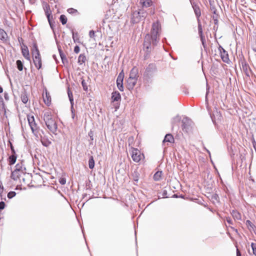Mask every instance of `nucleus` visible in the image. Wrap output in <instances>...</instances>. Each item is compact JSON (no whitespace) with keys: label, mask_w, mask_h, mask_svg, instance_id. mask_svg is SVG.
Listing matches in <instances>:
<instances>
[{"label":"nucleus","mask_w":256,"mask_h":256,"mask_svg":"<svg viewBox=\"0 0 256 256\" xmlns=\"http://www.w3.org/2000/svg\"><path fill=\"white\" fill-rule=\"evenodd\" d=\"M24 174V170L22 164H18L15 170L12 172L11 178L14 180H20V178Z\"/></svg>","instance_id":"nucleus-4"},{"label":"nucleus","mask_w":256,"mask_h":256,"mask_svg":"<svg viewBox=\"0 0 256 256\" xmlns=\"http://www.w3.org/2000/svg\"><path fill=\"white\" fill-rule=\"evenodd\" d=\"M43 100L44 104L47 106H50L51 104V96L46 90L43 92L42 94Z\"/></svg>","instance_id":"nucleus-8"},{"label":"nucleus","mask_w":256,"mask_h":256,"mask_svg":"<svg viewBox=\"0 0 256 256\" xmlns=\"http://www.w3.org/2000/svg\"><path fill=\"white\" fill-rule=\"evenodd\" d=\"M137 82V79L128 78L127 80L126 86L129 90L132 89Z\"/></svg>","instance_id":"nucleus-13"},{"label":"nucleus","mask_w":256,"mask_h":256,"mask_svg":"<svg viewBox=\"0 0 256 256\" xmlns=\"http://www.w3.org/2000/svg\"><path fill=\"white\" fill-rule=\"evenodd\" d=\"M46 14L47 16L48 20L50 23V18H52V16H51V12L50 10L47 9L46 10Z\"/></svg>","instance_id":"nucleus-30"},{"label":"nucleus","mask_w":256,"mask_h":256,"mask_svg":"<svg viewBox=\"0 0 256 256\" xmlns=\"http://www.w3.org/2000/svg\"><path fill=\"white\" fill-rule=\"evenodd\" d=\"M88 166L90 168L92 169L94 166V160L92 156H91L88 160Z\"/></svg>","instance_id":"nucleus-24"},{"label":"nucleus","mask_w":256,"mask_h":256,"mask_svg":"<svg viewBox=\"0 0 256 256\" xmlns=\"http://www.w3.org/2000/svg\"><path fill=\"white\" fill-rule=\"evenodd\" d=\"M43 135H40V140L43 146H48L51 144V141L48 139L44 132H42Z\"/></svg>","instance_id":"nucleus-12"},{"label":"nucleus","mask_w":256,"mask_h":256,"mask_svg":"<svg viewBox=\"0 0 256 256\" xmlns=\"http://www.w3.org/2000/svg\"><path fill=\"white\" fill-rule=\"evenodd\" d=\"M144 46L146 48V49H148L149 47L150 46V44H146V41L144 42Z\"/></svg>","instance_id":"nucleus-43"},{"label":"nucleus","mask_w":256,"mask_h":256,"mask_svg":"<svg viewBox=\"0 0 256 256\" xmlns=\"http://www.w3.org/2000/svg\"><path fill=\"white\" fill-rule=\"evenodd\" d=\"M251 247L252 250L253 254L256 256V244L252 242L251 244Z\"/></svg>","instance_id":"nucleus-33"},{"label":"nucleus","mask_w":256,"mask_h":256,"mask_svg":"<svg viewBox=\"0 0 256 256\" xmlns=\"http://www.w3.org/2000/svg\"><path fill=\"white\" fill-rule=\"evenodd\" d=\"M226 220L229 224H232V221L230 218H226Z\"/></svg>","instance_id":"nucleus-41"},{"label":"nucleus","mask_w":256,"mask_h":256,"mask_svg":"<svg viewBox=\"0 0 256 256\" xmlns=\"http://www.w3.org/2000/svg\"><path fill=\"white\" fill-rule=\"evenodd\" d=\"M194 12H195V13H196V16H198V17H199L200 16V10L199 8H196L194 10Z\"/></svg>","instance_id":"nucleus-37"},{"label":"nucleus","mask_w":256,"mask_h":256,"mask_svg":"<svg viewBox=\"0 0 256 256\" xmlns=\"http://www.w3.org/2000/svg\"><path fill=\"white\" fill-rule=\"evenodd\" d=\"M68 12L72 14H78V12L76 10L73 8H70L68 10Z\"/></svg>","instance_id":"nucleus-31"},{"label":"nucleus","mask_w":256,"mask_h":256,"mask_svg":"<svg viewBox=\"0 0 256 256\" xmlns=\"http://www.w3.org/2000/svg\"><path fill=\"white\" fill-rule=\"evenodd\" d=\"M7 38V34L2 29L0 28V39L2 40H6Z\"/></svg>","instance_id":"nucleus-22"},{"label":"nucleus","mask_w":256,"mask_h":256,"mask_svg":"<svg viewBox=\"0 0 256 256\" xmlns=\"http://www.w3.org/2000/svg\"><path fill=\"white\" fill-rule=\"evenodd\" d=\"M130 151V152L131 157L133 161L138 163L144 162L145 158L144 155L143 153L136 148L132 147Z\"/></svg>","instance_id":"nucleus-3"},{"label":"nucleus","mask_w":256,"mask_h":256,"mask_svg":"<svg viewBox=\"0 0 256 256\" xmlns=\"http://www.w3.org/2000/svg\"><path fill=\"white\" fill-rule=\"evenodd\" d=\"M198 33H199L200 36V39L202 42V44L204 45V37L203 35L202 28V25L200 24H198Z\"/></svg>","instance_id":"nucleus-21"},{"label":"nucleus","mask_w":256,"mask_h":256,"mask_svg":"<svg viewBox=\"0 0 256 256\" xmlns=\"http://www.w3.org/2000/svg\"><path fill=\"white\" fill-rule=\"evenodd\" d=\"M231 228L233 229L234 230L236 231V230H235L234 228H233L232 227L230 226Z\"/></svg>","instance_id":"nucleus-49"},{"label":"nucleus","mask_w":256,"mask_h":256,"mask_svg":"<svg viewBox=\"0 0 256 256\" xmlns=\"http://www.w3.org/2000/svg\"><path fill=\"white\" fill-rule=\"evenodd\" d=\"M192 123L191 120L188 119V118H184L182 120V128L183 130H185L187 132L188 130L189 127L190 126L191 124Z\"/></svg>","instance_id":"nucleus-11"},{"label":"nucleus","mask_w":256,"mask_h":256,"mask_svg":"<svg viewBox=\"0 0 256 256\" xmlns=\"http://www.w3.org/2000/svg\"><path fill=\"white\" fill-rule=\"evenodd\" d=\"M68 98H70V100L72 102L73 101V96H72V92H70V90H68Z\"/></svg>","instance_id":"nucleus-35"},{"label":"nucleus","mask_w":256,"mask_h":256,"mask_svg":"<svg viewBox=\"0 0 256 256\" xmlns=\"http://www.w3.org/2000/svg\"><path fill=\"white\" fill-rule=\"evenodd\" d=\"M3 192V187L2 184H0V196H1V194Z\"/></svg>","instance_id":"nucleus-44"},{"label":"nucleus","mask_w":256,"mask_h":256,"mask_svg":"<svg viewBox=\"0 0 256 256\" xmlns=\"http://www.w3.org/2000/svg\"><path fill=\"white\" fill-rule=\"evenodd\" d=\"M218 50L220 56V58L224 62L228 63L230 60L228 52H226L225 50L220 46H219L218 47Z\"/></svg>","instance_id":"nucleus-6"},{"label":"nucleus","mask_w":256,"mask_h":256,"mask_svg":"<svg viewBox=\"0 0 256 256\" xmlns=\"http://www.w3.org/2000/svg\"><path fill=\"white\" fill-rule=\"evenodd\" d=\"M60 184H65V183H66V180H61L60 181Z\"/></svg>","instance_id":"nucleus-46"},{"label":"nucleus","mask_w":256,"mask_h":256,"mask_svg":"<svg viewBox=\"0 0 256 256\" xmlns=\"http://www.w3.org/2000/svg\"><path fill=\"white\" fill-rule=\"evenodd\" d=\"M162 172L158 171L156 172L154 176V179L156 181L160 180L162 178Z\"/></svg>","instance_id":"nucleus-23"},{"label":"nucleus","mask_w":256,"mask_h":256,"mask_svg":"<svg viewBox=\"0 0 256 256\" xmlns=\"http://www.w3.org/2000/svg\"><path fill=\"white\" fill-rule=\"evenodd\" d=\"M87 59L86 55L84 54H80L78 58V62L79 65L84 64Z\"/></svg>","instance_id":"nucleus-17"},{"label":"nucleus","mask_w":256,"mask_h":256,"mask_svg":"<svg viewBox=\"0 0 256 256\" xmlns=\"http://www.w3.org/2000/svg\"><path fill=\"white\" fill-rule=\"evenodd\" d=\"M33 56V62L35 66L37 69L40 70L42 66V61L40 56Z\"/></svg>","instance_id":"nucleus-9"},{"label":"nucleus","mask_w":256,"mask_h":256,"mask_svg":"<svg viewBox=\"0 0 256 256\" xmlns=\"http://www.w3.org/2000/svg\"><path fill=\"white\" fill-rule=\"evenodd\" d=\"M21 98H22V102L24 104H26L28 100V95L26 94H22Z\"/></svg>","instance_id":"nucleus-28"},{"label":"nucleus","mask_w":256,"mask_h":256,"mask_svg":"<svg viewBox=\"0 0 256 256\" xmlns=\"http://www.w3.org/2000/svg\"><path fill=\"white\" fill-rule=\"evenodd\" d=\"M2 92H3V89H2V87L0 86V93Z\"/></svg>","instance_id":"nucleus-48"},{"label":"nucleus","mask_w":256,"mask_h":256,"mask_svg":"<svg viewBox=\"0 0 256 256\" xmlns=\"http://www.w3.org/2000/svg\"><path fill=\"white\" fill-rule=\"evenodd\" d=\"M161 30V25L160 23L157 21L154 22L152 26V28L151 30V38L154 44H156V42L158 40V37L160 36V33Z\"/></svg>","instance_id":"nucleus-1"},{"label":"nucleus","mask_w":256,"mask_h":256,"mask_svg":"<svg viewBox=\"0 0 256 256\" xmlns=\"http://www.w3.org/2000/svg\"><path fill=\"white\" fill-rule=\"evenodd\" d=\"M124 78V74L122 72H120L116 79V84L118 88L121 92L124 90V86H123V80Z\"/></svg>","instance_id":"nucleus-7"},{"label":"nucleus","mask_w":256,"mask_h":256,"mask_svg":"<svg viewBox=\"0 0 256 256\" xmlns=\"http://www.w3.org/2000/svg\"><path fill=\"white\" fill-rule=\"evenodd\" d=\"M22 53L24 57L27 60H30V55L28 48L26 45H23L21 48Z\"/></svg>","instance_id":"nucleus-10"},{"label":"nucleus","mask_w":256,"mask_h":256,"mask_svg":"<svg viewBox=\"0 0 256 256\" xmlns=\"http://www.w3.org/2000/svg\"><path fill=\"white\" fill-rule=\"evenodd\" d=\"M132 179L136 182L138 180L139 178V174L137 170H134V172H132Z\"/></svg>","instance_id":"nucleus-25"},{"label":"nucleus","mask_w":256,"mask_h":256,"mask_svg":"<svg viewBox=\"0 0 256 256\" xmlns=\"http://www.w3.org/2000/svg\"><path fill=\"white\" fill-rule=\"evenodd\" d=\"M80 51V48L78 46H76L74 48V52L76 54H78Z\"/></svg>","instance_id":"nucleus-38"},{"label":"nucleus","mask_w":256,"mask_h":256,"mask_svg":"<svg viewBox=\"0 0 256 256\" xmlns=\"http://www.w3.org/2000/svg\"><path fill=\"white\" fill-rule=\"evenodd\" d=\"M121 99V96L119 92L117 91L114 92L112 94V102H117Z\"/></svg>","instance_id":"nucleus-16"},{"label":"nucleus","mask_w":256,"mask_h":256,"mask_svg":"<svg viewBox=\"0 0 256 256\" xmlns=\"http://www.w3.org/2000/svg\"><path fill=\"white\" fill-rule=\"evenodd\" d=\"M60 20L62 24H65L67 22V18L64 14H62L60 16Z\"/></svg>","instance_id":"nucleus-29"},{"label":"nucleus","mask_w":256,"mask_h":256,"mask_svg":"<svg viewBox=\"0 0 256 256\" xmlns=\"http://www.w3.org/2000/svg\"><path fill=\"white\" fill-rule=\"evenodd\" d=\"M31 50L32 56H40L38 46L36 43H34L33 48Z\"/></svg>","instance_id":"nucleus-18"},{"label":"nucleus","mask_w":256,"mask_h":256,"mask_svg":"<svg viewBox=\"0 0 256 256\" xmlns=\"http://www.w3.org/2000/svg\"><path fill=\"white\" fill-rule=\"evenodd\" d=\"M140 4L143 7H149L152 6V0H140Z\"/></svg>","instance_id":"nucleus-20"},{"label":"nucleus","mask_w":256,"mask_h":256,"mask_svg":"<svg viewBox=\"0 0 256 256\" xmlns=\"http://www.w3.org/2000/svg\"><path fill=\"white\" fill-rule=\"evenodd\" d=\"M27 118L32 132L36 134L38 132V126L35 122L34 116L32 115H28Z\"/></svg>","instance_id":"nucleus-5"},{"label":"nucleus","mask_w":256,"mask_h":256,"mask_svg":"<svg viewBox=\"0 0 256 256\" xmlns=\"http://www.w3.org/2000/svg\"><path fill=\"white\" fill-rule=\"evenodd\" d=\"M213 18L214 20V21H216L217 22V18H218V16H213Z\"/></svg>","instance_id":"nucleus-47"},{"label":"nucleus","mask_w":256,"mask_h":256,"mask_svg":"<svg viewBox=\"0 0 256 256\" xmlns=\"http://www.w3.org/2000/svg\"><path fill=\"white\" fill-rule=\"evenodd\" d=\"M162 142L164 144L166 142L174 143V139L172 134H168L166 135Z\"/></svg>","instance_id":"nucleus-15"},{"label":"nucleus","mask_w":256,"mask_h":256,"mask_svg":"<svg viewBox=\"0 0 256 256\" xmlns=\"http://www.w3.org/2000/svg\"><path fill=\"white\" fill-rule=\"evenodd\" d=\"M138 69L136 67H134L130 70L129 78L138 79Z\"/></svg>","instance_id":"nucleus-14"},{"label":"nucleus","mask_w":256,"mask_h":256,"mask_svg":"<svg viewBox=\"0 0 256 256\" xmlns=\"http://www.w3.org/2000/svg\"><path fill=\"white\" fill-rule=\"evenodd\" d=\"M232 216L234 218H236L237 220H240L241 218L240 214L237 212L234 211L232 212Z\"/></svg>","instance_id":"nucleus-32"},{"label":"nucleus","mask_w":256,"mask_h":256,"mask_svg":"<svg viewBox=\"0 0 256 256\" xmlns=\"http://www.w3.org/2000/svg\"><path fill=\"white\" fill-rule=\"evenodd\" d=\"M246 224L248 228L250 230H254L255 227L254 225L250 220H247L246 221Z\"/></svg>","instance_id":"nucleus-26"},{"label":"nucleus","mask_w":256,"mask_h":256,"mask_svg":"<svg viewBox=\"0 0 256 256\" xmlns=\"http://www.w3.org/2000/svg\"><path fill=\"white\" fill-rule=\"evenodd\" d=\"M10 149H11L12 154H16L14 146H12V144L10 142Z\"/></svg>","instance_id":"nucleus-39"},{"label":"nucleus","mask_w":256,"mask_h":256,"mask_svg":"<svg viewBox=\"0 0 256 256\" xmlns=\"http://www.w3.org/2000/svg\"><path fill=\"white\" fill-rule=\"evenodd\" d=\"M16 158L17 156L16 154H12L10 156V157L8 158V164L10 165L14 164L16 162Z\"/></svg>","instance_id":"nucleus-19"},{"label":"nucleus","mask_w":256,"mask_h":256,"mask_svg":"<svg viewBox=\"0 0 256 256\" xmlns=\"http://www.w3.org/2000/svg\"><path fill=\"white\" fill-rule=\"evenodd\" d=\"M236 256H241L240 251L238 248L236 249Z\"/></svg>","instance_id":"nucleus-45"},{"label":"nucleus","mask_w":256,"mask_h":256,"mask_svg":"<svg viewBox=\"0 0 256 256\" xmlns=\"http://www.w3.org/2000/svg\"><path fill=\"white\" fill-rule=\"evenodd\" d=\"M21 1H22V0H20Z\"/></svg>","instance_id":"nucleus-50"},{"label":"nucleus","mask_w":256,"mask_h":256,"mask_svg":"<svg viewBox=\"0 0 256 256\" xmlns=\"http://www.w3.org/2000/svg\"><path fill=\"white\" fill-rule=\"evenodd\" d=\"M5 204L3 202H0V210H3L4 208Z\"/></svg>","instance_id":"nucleus-40"},{"label":"nucleus","mask_w":256,"mask_h":256,"mask_svg":"<svg viewBox=\"0 0 256 256\" xmlns=\"http://www.w3.org/2000/svg\"><path fill=\"white\" fill-rule=\"evenodd\" d=\"M16 65H17L18 69L20 71L22 70H23V64H22V62H21V60H16Z\"/></svg>","instance_id":"nucleus-27"},{"label":"nucleus","mask_w":256,"mask_h":256,"mask_svg":"<svg viewBox=\"0 0 256 256\" xmlns=\"http://www.w3.org/2000/svg\"><path fill=\"white\" fill-rule=\"evenodd\" d=\"M16 192H10L8 193V197L9 198H12L13 197H14L16 196Z\"/></svg>","instance_id":"nucleus-36"},{"label":"nucleus","mask_w":256,"mask_h":256,"mask_svg":"<svg viewBox=\"0 0 256 256\" xmlns=\"http://www.w3.org/2000/svg\"><path fill=\"white\" fill-rule=\"evenodd\" d=\"M44 120L48 130L53 134H56L57 130V124L50 114H45L44 116Z\"/></svg>","instance_id":"nucleus-2"},{"label":"nucleus","mask_w":256,"mask_h":256,"mask_svg":"<svg viewBox=\"0 0 256 256\" xmlns=\"http://www.w3.org/2000/svg\"><path fill=\"white\" fill-rule=\"evenodd\" d=\"M89 36L90 38L94 40V38H95V32L94 31L92 30H90V32H89Z\"/></svg>","instance_id":"nucleus-34"},{"label":"nucleus","mask_w":256,"mask_h":256,"mask_svg":"<svg viewBox=\"0 0 256 256\" xmlns=\"http://www.w3.org/2000/svg\"><path fill=\"white\" fill-rule=\"evenodd\" d=\"M82 86H83V88H84V90H87L88 88H87V86L86 85V84L84 82V81L82 82Z\"/></svg>","instance_id":"nucleus-42"}]
</instances>
